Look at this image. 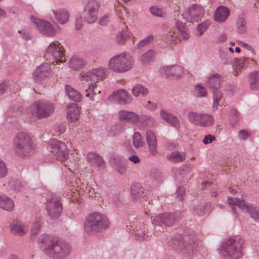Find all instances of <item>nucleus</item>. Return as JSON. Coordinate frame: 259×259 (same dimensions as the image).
<instances>
[{"instance_id":"47","label":"nucleus","mask_w":259,"mask_h":259,"mask_svg":"<svg viewBox=\"0 0 259 259\" xmlns=\"http://www.w3.org/2000/svg\"><path fill=\"white\" fill-rule=\"evenodd\" d=\"M210 23L208 21H205L199 24L197 28V35L198 36L202 35L207 29Z\"/></svg>"},{"instance_id":"42","label":"nucleus","mask_w":259,"mask_h":259,"mask_svg":"<svg viewBox=\"0 0 259 259\" xmlns=\"http://www.w3.org/2000/svg\"><path fill=\"white\" fill-rule=\"evenodd\" d=\"M133 143L134 146L136 148L143 147L144 142L142 139V136L139 132H135L133 138Z\"/></svg>"},{"instance_id":"13","label":"nucleus","mask_w":259,"mask_h":259,"mask_svg":"<svg viewBox=\"0 0 259 259\" xmlns=\"http://www.w3.org/2000/svg\"><path fill=\"white\" fill-rule=\"evenodd\" d=\"M46 209L50 217L52 219H58L62 210V204L57 197L48 198L46 203Z\"/></svg>"},{"instance_id":"11","label":"nucleus","mask_w":259,"mask_h":259,"mask_svg":"<svg viewBox=\"0 0 259 259\" xmlns=\"http://www.w3.org/2000/svg\"><path fill=\"white\" fill-rule=\"evenodd\" d=\"M54 74L53 71L49 63H43L37 67L33 72V78L38 83L47 82Z\"/></svg>"},{"instance_id":"14","label":"nucleus","mask_w":259,"mask_h":259,"mask_svg":"<svg viewBox=\"0 0 259 259\" xmlns=\"http://www.w3.org/2000/svg\"><path fill=\"white\" fill-rule=\"evenodd\" d=\"M204 10L199 5H192L189 7L184 12L183 17L187 21L193 23L198 22L203 17Z\"/></svg>"},{"instance_id":"23","label":"nucleus","mask_w":259,"mask_h":259,"mask_svg":"<svg viewBox=\"0 0 259 259\" xmlns=\"http://www.w3.org/2000/svg\"><path fill=\"white\" fill-rule=\"evenodd\" d=\"M146 135L149 153L151 155L154 156L157 153L156 137L154 133L151 130L148 131Z\"/></svg>"},{"instance_id":"54","label":"nucleus","mask_w":259,"mask_h":259,"mask_svg":"<svg viewBox=\"0 0 259 259\" xmlns=\"http://www.w3.org/2000/svg\"><path fill=\"white\" fill-rule=\"evenodd\" d=\"M215 140V137L210 134L206 135L203 139V143L204 145H207L211 143L213 141Z\"/></svg>"},{"instance_id":"18","label":"nucleus","mask_w":259,"mask_h":259,"mask_svg":"<svg viewBox=\"0 0 259 259\" xmlns=\"http://www.w3.org/2000/svg\"><path fill=\"white\" fill-rule=\"evenodd\" d=\"M31 22L36 26L38 30L43 34L48 36H54L56 31L53 25L48 21H42L35 18L33 16L30 17Z\"/></svg>"},{"instance_id":"38","label":"nucleus","mask_w":259,"mask_h":259,"mask_svg":"<svg viewBox=\"0 0 259 259\" xmlns=\"http://www.w3.org/2000/svg\"><path fill=\"white\" fill-rule=\"evenodd\" d=\"M133 95L137 97L140 96H145L148 94V91L147 88L141 84L135 85L132 91Z\"/></svg>"},{"instance_id":"27","label":"nucleus","mask_w":259,"mask_h":259,"mask_svg":"<svg viewBox=\"0 0 259 259\" xmlns=\"http://www.w3.org/2000/svg\"><path fill=\"white\" fill-rule=\"evenodd\" d=\"M14 201L8 196L0 195V208L7 211H12L14 208Z\"/></svg>"},{"instance_id":"20","label":"nucleus","mask_w":259,"mask_h":259,"mask_svg":"<svg viewBox=\"0 0 259 259\" xmlns=\"http://www.w3.org/2000/svg\"><path fill=\"white\" fill-rule=\"evenodd\" d=\"M152 223L162 228L169 226L173 224L174 218L172 214L164 213L152 217Z\"/></svg>"},{"instance_id":"57","label":"nucleus","mask_w":259,"mask_h":259,"mask_svg":"<svg viewBox=\"0 0 259 259\" xmlns=\"http://www.w3.org/2000/svg\"><path fill=\"white\" fill-rule=\"evenodd\" d=\"M153 37L152 35H149L146 38L143 39V40L139 42V43L138 45V47L140 48L148 44L153 40Z\"/></svg>"},{"instance_id":"25","label":"nucleus","mask_w":259,"mask_h":259,"mask_svg":"<svg viewBox=\"0 0 259 259\" xmlns=\"http://www.w3.org/2000/svg\"><path fill=\"white\" fill-rule=\"evenodd\" d=\"M113 98L122 103H128L132 101L131 97L123 89L114 92L113 95L109 97V99L112 100Z\"/></svg>"},{"instance_id":"37","label":"nucleus","mask_w":259,"mask_h":259,"mask_svg":"<svg viewBox=\"0 0 259 259\" xmlns=\"http://www.w3.org/2000/svg\"><path fill=\"white\" fill-rule=\"evenodd\" d=\"M178 29H171L166 34V40L169 43L177 44L180 41L178 37Z\"/></svg>"},{"instance_id":"5","label":"nucleus","mask_w":259,"mask_h":259,"mask_svg":"<svg viewBox=\"0 0 259 259\" xmlns=\"http://www.w3.org/2000/svg\"><path fill=\"white\" fill-rule=\"evenodd\" d=\"M244 241L239 237L228 239L223 243L221 253L228 259H238L242 255Z\"/></svg>"},{"instance_id":"22","label":"nucleus","mask_w":259,"mask_h":259,"mask_svg":"<svg viewBox=\"0 0 259 259\" xmlns=\"http://www.w3.org/2000/svg\"><path fill=\"white\" fill-rule=\"evenodd\" d=\"M67 118L71 122L78 120L80 115V109L76 103H70L66 106Z\"/></svg>"},{"instance_id":"52","label":"nucleus","mask_w":259,"mask_h":259,"mask_svg":"<svg viewBox=\"0 0 259 259\" xmlns=\"http://www.w3.org/2000/svg\"><path fill=\"white\" fill-rule=\"evenodd\" d=\"M8 172L5 162L0 159V178L6 176Z\"/></svg>"},{"instance_id":"16","label":"nucleus","mask_w":259,"mask_h":259,"mask_svg":"<svg viewBox=\"0 0 259 259\" xmlns=\"http://www.w3.org/2000/svg\"><path fill=\"white\" fill-rule=\"evenodd\" d=\"M104 69L102 67H99L90 70L87 72H81L79 75V78L82 81L90 80L94 82V83L96 84L104 77Z\"/></svg>"},{"instance_id":"33","label":"nucleus","mask_w":259,"mask_h":259,"mask_svg":"<svg viewBox=\"0 0 259 259\" xmlns=\"http://www.w3.org/2000/svg\"><path fill=\"white\" fill-rule=\"evenodd\" d=\"M69 66L74 70L80 69L85 65V61L80 58L74 56L70 58L68 62Z\"/></svg>"},{"instance_id":"7","label":"nucleus","mask_w":259,"mask_h":259,"mask_svg":"<svg viewBox=\"0 0 259 259\" xmlns=\"http://www.w3.org/2000/svg\"><path fill=\"white\" fill-rule=\"evenodd\" d=\"M223 81L222 76L218 73L209 75L206 81V84L208 88L211 90L213 94V110L218 109L219 102L222 99V94L220 91L221 84Z\"/></svg>"},{"instance_id":"46","label":"nucleus","mask_w":259,"mask_h":259,"mask_svg":"<svg viewBox=\"0 0 259 259\" xmlns=\"http://www.w3.org/2000/svg\"><path fill=\"white\" fill-rule=\"evenodd\" d=\"M236 27L237 32L240 33H243L246 31V21L243 17L238 18L237 23Z\"/></svg>"},{"instance_id":"61","label":"nucleus","mask_w":259,"mask_h":259,"mask_svg":"<svg viewBox=\"0 0 259 259\" xmlns=\"http://www.w3.org/2000/svg\"><path fill=\"white\" fill-rule=\"evenodd\" d=\"M7 89L8 84L7 82H2L0 84V94H4Z\"/></svg>"},{"instance_id":"3","label":"nucleus","mask_w":259,"mask_h":259,"mask_svg":"<svg viewBox=\"0 0 259 259\" xmlns=\"http://www.w3.org/2000/svg\"><path fill=\"white\" fill-rule=\"evenodd\" d=\"M109 225V221L106 215L98 212H94L86 218L84 229L87 234L92 235L106 229Z\"/></svg>"},{"instance_id":"12","label":"nucleus","mask_w":259,"mask_h":259,"mask_svg":"<svg viewBox=\"0 0 259 259\" xmlns=\"http://www.w3.org/2000/svg\"><path fill=\"white\" fill-rule=\"evenodd\" d=\"M99 7L100 3L96 0L88 3L83 12L84 19L88 23H93L96 21Z\"/></svg>"},{"instance_id":"21","label":"nucleus","mask_w":259,"mask_h":259,"mask_svg":"<svg viewBox=\"0 0 259 259\" xmlns=\"http://www.w3.org/2000/svg\"><path fill=\"white\" fill-rule=\"evenodd\" d=\"M71 199L72 200L79 201V197L81 195H84L88 197H92L95 193L94 189L90 187L89 186H85L84 184L81 186L79 190L75 189V191L71 190Z\"/></svg>"},{"instance_id":"39","label":"nucleus","mask_w":259,"mask_h":259,"mask_svg":"<svg viewBox=\"0 0 259 259\" xmlns=\"http://www.w3.org/2000/svg\"><path fill=\"white\" fill-rule=\"evenodd\" d=\"M41 227V221L39 219H36L31 229L30 238L32 240L36 238L39 232Z\"/></svg>"},{"instance_id":"64","label":"nucleus","mask_w":259,"mask_h":259,"mask_svg":"<svg viewBox=\"0 0 259 259\" xmlns=\"http://www.w3.org/2000/svg\"><path fill=\"white\" fill-rule=\"evenodd\" d=\"M129 160L134 163H137L140 162V159L137 155H133L128 158Z\"/></svg>"},{"instance_id":"51","label":"nucleus","mask_w":259,"mask_h":259,"mask_svg":"<svg viewBox=\"0 0 259 259\" xmlns=\"http://www.w3.org/2000/svg\"><path fill=\"white\" fill-rule=\"evenodd\" d=\"M176 25L177 29L179 30L178 32H179L181 34L182 37L184 39H188L190 36V34L187 32V30L183 26L180 27L178 23H177Z\"/></svg>"},{"instance_id":"59","label":"nucleus","mask_w":259,"mask_h":259,"mask_svg":"<svg viewBox=\"0 0 259 259\" xmlns=\"http://www.w3.org/2000/svg\"><path fill=\"white\" fill-rule=\"evenodd\" d=\"M145 107L147 109H149L150 110H154L157 108V105L154 103L148 101L147 103L145 105Z\"/></svg>"},{"instance_id":"36","label":"nucleus","mask_w":259,"mask_h":259,"mask_svg":"<svg viewBox=\"0 0 259 259\" xmlns=\"http://www.w3.org/2000/svg\"><path fill=\"white\" fill-rule=\"evenodd\" d=\"M167 157L171 162H179L185 160L186 154L184 152L175 151L167 155Z\"/></svg>"},{"instance_id":"4","label":"nucleus","mask_w":259,"mask_h":259,"mask_svg":"<svg viewBox=\"0 0 259 259\" xmlns=\"http://www.w3.org/2000/svg\"><path fill=\"white\" fill-rule=\"evenodd\" d=\"M133 65V57L128 54L122 53L111 58L108 63V67L113 72L124 73L130 70Z\"/></svg>"},{"instance_id":"49","label":"nucleus","mask_w":259,"mask_h":259,"mask_svg":"<svg viewBox=\"0 0 259 259\" xmlns=\"http://www.w3.org/2000/svg\"><path fill=\"white\" fill-rule=\"evenodd\" d=\"M238 44L240 46H241V47H242L246 50L250 52V53L251 54L252 56L255 55V54H256L255 51L251 46L247 44V43H246L243 41H238Z\"/></svg>"},{"instance_id":"48","label":"nucleus","mask_w":259,"mask_h":259,"mask_svg":"<svg viewBox=\"0 0 259 259\" xmlns=\"http://www.w3.org/2000/svg\"><path fill=\"white\" fill-rule=\"evenodd\" d=\"M151 13L157 17H163L165 16V13L161 8H158L156 6L152 7L150 9Z\"/></svg>"},{"instance_id":"1","label":"nucleus","mask_w":259,"mask_h":259,"mask_svg":"<svg viewBox=\"0 0 259 259\" xmlns=\"http://www.w3.org/2000/svg\"><path fill=\"white\" fill-rule=\"evenodd\" d=\"M39 241L43 244L46 253L53 258H64L70 253L69 245L57 238L43 234L39 238Z\"/></svg>"},{"instance_id":"31","label":"nucleus","mask_w":259,"mask_h":259,"mask_svg":"<svg viewBox=\"0 0 259 259\" xmlns=\"http://www.w3.org/2000/svg\"><path fill=\"white\" fill-rule=\"evenodd\" d=\"M131 196L134 202L140 201L144 198V194L143 189L137 185L131 187Z\"/></svg>"},{"instance_id":"44","label":"nucleus","mask_w":259,"mask_h":259,"mask_svg":"<svg viewBox=\"0 0 259 259\" xmlns=\"http://www.w3.org/2000/svg\"><path fill=\"white\" fill-rule=\"evenodd\" d=\"M155 55V53L153 51L149 50L141 56V60L143 63H148L153 60Z\"/></svg>"},{"instance_id":"26","label":"nucleus","mask_w":259,"mask_h":259,"mask_svg":"<svg viewBox=\"0 0 259 259\" xmlns=\"http://www.w3.org/2000/svg\"><path fill=\"white\" fill-rule=\"evenodd\" d=\"M229 15L230 11L228 8L221 6L217 9L214 14V19L216 22L222 23L227 19Z\"/></svg>"},{"instance_id":"34","label":"nucleus","mask_w":259,"mask_h":259,"mask_svg":"<svg viewBox=\"0 0 259 259\" xmlns=\"http://www.w3.org/2000/svg\"><path fill=\"white\" fill-rule=\"evenodd\" d=\"M65 89L66 95L71 100L75 102L80 101L81 95L78 91L69 85H66Z\"/></svg>"},{"instance_id":"45","label":"nucleus","mask_w":259,"mask_h":259,"mask_svg":"<svg viewBox=\"0 0 259 259\" xmlns=\"http://www.w3.org/2000/svg\"><path fill=\"white\" fill-rule=\"evenodd\" d=\"M245 57H242L239 59H237L235 64V75L242 70L243 69L246 68L245 64L244 62Z\"/></svg>"},{"instance_id":"32","label":"nucleus","mask_w":259,"mask_h":259,"mask_svg":"<svg viewBox=\"0 0 259 259\" xmlns=\"http://www.w3.org/2000/svg\"><path fill=\"white\" fill-rule=\"evenodd\" d=\"M214 122V119L212 115L207 113H202L199 126L208 127L213 126Z\"/></svg>"},{"instance_id":"15","label":"nucleus","mask_w":259,"mask_h":259,"mask_svg":"<svg viewBox=\"0 0 259 259\" xmlns=\"http://www.w3.org/2000/svg\"><path fill=\"white\" fill-rule=\"evenodd\" d=\"M118 117L120 120L130 121L133 123L144 122L148 124V121H152L153 119L146 115L139 116L136 113L132 111L121 110L118 112Z\"/></svg>"},{"instance_id":"56","label":"nucleus","mask_w":259,"mask_h":259,"mask_svg":"<svg viewBox=\"0 0 259 259\" xmlns=\"http://www.w3.org/2000/svg\"><path fill=\"white\" fill-rule=\"evenodd\" d=\"M118 11L117 12V16L121 20H124V15H126L127 13L126 10L122 6H120L118 8Z\"/></svg>"},{"instance_id":"30","label":"nucleus","mask_w":259,"mask_h":259,"mask_svg":"<svg viewBox=\"0 0 259 259\" xmlns=\"http://www.w3.org/2000/svg\"><path fill=\"white\" fill-rule=\"evenodd\" d=\"M133 35V34L128 30L127 26H125L119 31L116 36V41L118 44H123Z\"/></svg>"},{"instance_id":"58","label":"nucleus","mask_w":259,"mask_h":259,"mask_svg":"<svg viewBox=\"0 0 259 259\" xmlns=\"http://www.w3.org/2000/svg\"><path fill=\"white\" fill-rule=\"evenodd\" d=\"M244 62L246 67L249 65L254 66L256 64V62L253 58H250L248 57H245Z\"/></svg>"},{"instance_id":"55","label":"nucleus","mask_w":259,"mask_h":259,"mask_svg":"<svg viewBox=\"0 0 259 259\" xmlns=\"http://www.w3.org/2000/svg\"><path fill=\"white\" fill-rule=\"evenodd\" d=\"M110 20V15L106 14L99 21L101 25L105 26L108 24Z\"/></svg>"},{"instance_id":"29","label":"nucleus","mask_w":259,"mask_h":259,"mask_svg":"<svg viewBox=\"0 0 259 259\" xmlns=\"http://www.w3.org/2000/svg\"><path fill=\"white\" fill-rule=\"evenodd\" d=\"M54 14L56 20L61 24L67 23L70 18L69 12L65 9H59L56 11H54Z\"/></svg>"},{"instance_id":"60","label":"nucleus","mask_w":259,"mask_h":259,"mask_svg":"<svg viewBox=\"0 0 259 259\" xmlns=\"http://www.w3.org/2000/svg\"><path fill=\"white\" fill-rule=\"evenodd\" d=\"M177 195L180 198H182L185 194V190L184 187H180L177 191Z\"/></svg>"},{"instance_id":"53","label":"nucleus","mask_w":259,"mask_h":259,"mask_svg":"<svg viewBox=\"0 0 259 259\" xmlns=\"http://www.w3.org/2000/svg\"><path fill=\"white\" fill-rule=\"evenodd\" d=\"M250 133L246 130H240L238 133V138L242 140H246L250 136Z\"/></svg>"},{"instance_id":"8","label":"nucleus","mask_w":259,"mask_h":259,"mask_svg":"<svg viewBox=\"0 0 259 259\" xmlns=\"http://www.w3.org/2000/svg\"><path fill=\"white\" fill-rule=\"evenodd\" d=\"M50 156L54 157L60 162H64L69 157V151L65 142L53 140L47 147Z\"/></svg>"},{"instance_id":"50","label":"nucleus","mask_w":259,"mask_h":259,"mask_svg":"<svg viewBox=\"0 0 259 259\" xmlns=\"http://www.w3.org/2000/svg\"><path fill=\"white\" fill-rule=\"evenodd\" d=\"M195 92L197 96L199 97H205L207 95V93L205 88L201 84H197L196 85Z\"/></svg>"},{"instance_id":"2","label":"nucleus","mask_w":259,"mask_h":259,"mask_svg":"<svg viewBox=\"0 0 259 259\" xmlns=\"http://www.w3.org/2000/svg\"><path fill=\"white\" fill-rule=\"evenodd\" d=\"M13 147L15 153L21 157L29 156L35 149L30 137L23 132L15 135L13 141Z\"/></svg>"},{"instance_id":"9","label":"nucleus","mask_w":259,"mask_h":259,"mask_svg":"<svg viewBox=\"0 0 259 259\" xmlns=\"http://www.w3.org/2000/svg\"><path fill=\"white\" fill-rule=\"evenodd\" d=\"M64 51L62 46L60 43L57 41H54L48 47L44 57L47 60L50 59V61H51L50 58L51 57L52 60H54L52 63L54 64L56 62L57 64H58L66 61Z\"/></svg>"},{"instance_id":"24","label":"nucleus","mask_w":259,"mask_h":259,"mask_svg":"<svg viewBox=\"0 0 259 259\" xmlns=\"http://www.w3.org/2000/svg\"><path fill=\"white\" fill-rule=\"evenodd\" d=\"M86 160L91 166L101 167L104 164L103 158L99 154L93 152H89L87 154Z\"/></svg>"},{"instance_id":"63","label":"nucleus","mask_w":259,"mask_h":259,"mask_svg":"<svg viewBox=\"0 0 259 259\" xmlns=\"http://www.w3.org/2000/svg\"><path fill=\"white\" fill-rule=\"evenodd\" d=\"M82 26L81 19L77 17L75 21V27L76 29H80Z\"/></svg>"},{"instance_id":"17","label":"nucleus","mask_w":259,"mask_h":259,"mask_svg":"<svg viewBox=\"0 0 259 259\" xmlns=\"http://www.w3.org/2000/svg\"><path fill=\"white\" fill-rule=\"evenodd\" d=\"M160 72L161 75L167 77L171 76L174 78H179L183 77L186 71L183 67L178 65H171L163 66L160 69Z\"/></svg>"},{"instance_id":"28","label":"nucleus","mask_w":259,"mask_h":259,"mask_svg":"<svg viewBox=\"0 0 259 259\" xmlns=\"http://www.w3.org/2000/svg\"><path fill=\"white\" fill-rule=\"evenodd\" d=\"M159 114L160 117L165 121L175 127H178L179 126V120L175 115L167 112L163 109L160 110Z\"/></svg>"},{"instance_id":"62","label":"nucleus","mask_w":259,"mask_h":259,"mask_svg":"<svg viewBox=\"0 0 259 259\" xmlns=\"http://www.w3.org/2000/svg\"><path fill=\"white\" fill-rule=\"evenodd\" d=\"M117 170L119 173L122 175L124 174L126 171V167L123 164H119L117 165Z\"/></svg>"},{"instance_id":"43","label":"nucleus","mask_w":259,"mask_h":259,"mask_svg":"<svg viewBox=\"0 0 259 259\" xmlns=\"http://www.w3.org/2000/svg\"><path fill=\"white\" fill-rule=\"evenodd\" d=\"M8 186L12 190L17 192L22 191L24 190V186L19 181H11L9 183Z\"/></svg>"},{"instance_id":"6","label":"nucleus","mask_w":259,"mask_h":259,"mask_svg":"<svg viewBox=\"0 0 259 259\" xmlns=\"http://www.w3.org/2000/svg\"><path fill=\"white\" fill-rule=\"evenodd\" d=\"M54 110V106L50 102L39 100L31 105L27 109V112L32 117L41 119L51 115Z\"/></svg>"},{"instance_id":"40","label":"nucleus","mask_w":259,"mask_h":259,"mask_svg":"<svg viewBox=\"0 0 259 259\" xmlns=\"http://www.w3.org/2000/svg\"><path fill=\"white\" fill-rule=\"evenodd\" d=\"M201 114L202 113L199 114L195 112L190 111L188 113L187 117L189 121L191 123L199 125Z\"/></svg>"},{"instance_id":"19","label":"nucleus","mask_w":259,"mask_h":259,"mask_svg":"<svg viewBox=\"0 0 259 259\" xmlns=\"http://www.w3.org/2000/svg\"><path fill=\"white\" fill-rule=\"evenodd\" d=\"M10 228L12 234L23 236L28 232L29 227L28 223L16 220L10 225Z\"/></svg>"},{"instance_id":"41","label":"nucleus","mask_w":259,"mask_h":259,"mask_svg":"<svg viewBox=\"0 0 259 259\" xmlns=\"http://www.w3.org/2000/svg\"><path fill=\"white\" fill-rule=\"evenodd\" d=\"M97 87V84L94 83H91L88 88L85 90V97L89 98L92 101H94V97L97 94L95 93V89Z\"/></svg>"},{"instance_id":"10","label":"nucleus","mask_w":259,"mask_h":259,"mask_svg":"<svg viewBox=\"0 0 259 259\" xmlns=\"http://www.w3.org/2000/svg\"><path fill=\"white\" fill-rule=\"evenodd\" d=\"M228 203L234 211H235V206H237L241 209L246 210L253 219L258 221L259 219L258 209L253 204H245L243 200L233 197L228 198Z\"/></svg>"},{"instance_id":"35","label":"nucleus","mask_w":259,"mask_h":259,"mask_svg":"<svg viewBox=\"0 0 259 259\" xmlns=\"http://www.w3.org/2000/svg\"><path fill=\"white\" fill-rule=\"evenodd\" d=\"M259 73L258 71H253L249 74V81L250 88L252 90H257L258 87Z\"/></svg>"}]
</instances>
